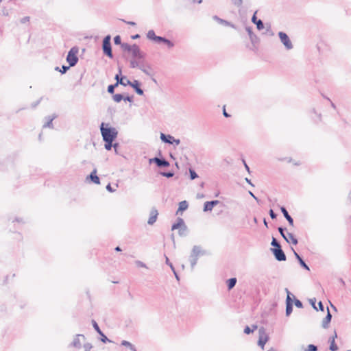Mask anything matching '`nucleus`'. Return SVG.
<instances>
[{"instance_id": "obj_1", "label": "nucleus", "mask_w": 351, "mask_h": 351, "mask_svg": "<svg viewBox=\"0 0 351 351\" xmlns=\"http://www.w3.org/2000/svg\"><path fill=\"white\" fill-rule=\"evenodd\" d=\"M113 41L114 44L119 45L123 51L130 53L132 58L143 59L147 56L137 44L130 45L128 43H122L120 35H116L113 38Z\"/></svg>"}, {"instance_id": "obj_2", "label": "nucleus", "mask_w": 351, "mask_h": 351, "mask_svg": "<svg viewBox=\"0 0 351 351\" xmlns=\"http://www.w3.org/2000/svg\"><path fill=\"white\" fill-rule=\"evenodd\" d=\"M103 140H116L118 136V130L110 123L101 122L99 126Z\"/></svg>"}, {"instance_id": "obj_3", "label": "nucleus", "mask_w": 351, "mask_h": 351, "mask_svg": "<svg viewBox=\"0 0 351 351\" xmlns=\"http://www.w3.org/2000/svg\"><path fill=\"white\" fill-rule=\"evenodd\" d=\"M147 38L155 44L165 45L168 49H172L175 44L174 43L167 38L165 36H157L153 29L149 30L146 34Z\"/></svg>"}, {"instance_id": "obj_4", "label": "nucleus", "mask_w": 351, "mask_h": 351, "mask_svg": "<svg viewBox=\"0 0 351 351\" xmlns=\"http://www.w3.org/2000/svg\"><path fill=\"white\" fill-rule=\"evenodd\" d=\"M210 254L211 253L209 251L202 249V246L194 245L189 258L191 268L193 269L196 265L199 256H210Z\"/></svg>"}, {"instance_id": "obj_5", "label": "nucleus", "mask_w": 351, "mask_h": 351, "mask_svg": "<svg viewBox=\"0 0 351 351\" xmlns=\"http://www.w3.org/2000/svg\"><path fill=\"white\" fill-rule=\"evenodd\" d=\"M146 56L143 59H137L136 58H132L130 61V67L131 69L138 68L141 71H143L145 75L148 76H152V74L150 73V70H152V66L149 64H145V60Z\"/></svg>"}, {"instance_id": "obj_6", "label": "nucleus", "mask_w": 351, "mask_h": 351, "mask_svg": "<svg viewBox=\"0 0 351 351\" xmlns=\"http://www.w3.org/2000/svg\"><path fill=\"white\" fill-rule=\"evenodd\" d=\"M101 48L104 56H106L110 59L114 58L112 50L111 36L110 34L106 35L103 38Z\"/></svg>"}, {"instance_id": "obj_7", "label": "nucleus", "mask_w": 351, "mask_h": 351, "mask_svg": "<svg viewBox=\"0 0 351 351\" xmlns=\"http://www.w3.org/2000/svg\"><path fill=\"white\" fill-rule=\"evenodd\" d=\"M79 48L77 46H74L71 48L66 55V60L71 67L75 66L79 61L77 56Z\"/></svg>"}, {"instance_id": "obj_8", "label": "nucleus", "mask_w": 351, "mask_h": 351, "mask_svg": "<svg viewBox=\"0 0 351 351\" xmlns=\"http://www.w3.org/2000/svg\"><path fill=\"white\" fill-rule=\"evenodd\" d=\"M158 154L160 157L155 156L149 159V163L155 164L158 168H167L170 166V162L162 156L160 150H158Z\"/></svg>"}, {"instance_id": "obj_9", "label": "nucleus", "mask_w": 351, "mask_h": 351, "mask_svg": "<svg viewBox=\"0 0 351 351\" xmlns=\"http://www.w3.org/2000/svg\"><path fill=\"white\" fill-rule=\"evenodd\" d=\"M245 30L247 32L252 45V47H250V49L254 52H257L258 49V45L260 43V38L254 33L253 28L251 26H245Z\"/></svg>"}, {"instance_id": "obj_10", "label": "nucleus", "mask_w": 351, "mask_h": 351, "mask_svg": "<svg viewBox=\"0 0 351 351\" xmlns=\"http://www.w3.org/2000/svg\"><path fill=\"white\" fill-rule=\"evenodd\" d=\"M129 86L132 87L134 91L138 95H144V90L141 88L142 83L138 80H134L132 82L130 80H127V82H124V86Z\"/></svg>"}, {"instance_id": "obj_11", "label": "nucleus", "mask_w": 351, "mask_h": 351, "mask_svg": "<svg viewBox=\"0 0 351 351\" xmlns=\"http://www.w3.org/2000/svg\"><path fill=\"white\" fill-rule=\"evenodd\" d=\"M278 36L281 43L285 46L287 50H291L293 48L292 42L286 32L280 31L278 33Z\"/></svg>"}, {"instance_id": "obj_12", "label": "nucleus", "mask_w": 351, "mask_h": 351, "mask_svg": "<svg viewBox=\"0 0 351 351\" xmlns=\"http://www.w3.org/2000/svg\"><path fill=\"white\" fill-rule=\"evenodd\" d=\"M91 324L95 330L99 335V339L102 343H107L113 342L112 340L108 339L107 336L103 332V331L100 329L97 322L95 319L91 320Z\"/></svg>"}, {"instance_id": "obj_13", "label": "nucleus", "mask_w": 351, "mask_h": 351, "mask_svg": "<svg viewBox=\"0 0 351 351\" xmlns=\"http://www.w3.org/2000/svg\"><path fill=\"white\" fill-rule=\"evenodd\" d=\"M259 337L258 340V346H260L263 350L264 349L265 345L269 341V337L266 333L264 327H261L258 330Z\"/></svg>"}, {"instance_id": "obj_14", "label": "nucleus", "mask_w": 351, "mask_h": 351, "mask_svg": "<svg viewBox=\"0 0 351 351\" xmlns=\"http://www.w3.org/2000/svg\"><path fill=\"white\" fill-rule=\"evenodd\" d=\"M271 252L276 261L282 262L287 260L286 254L282 247L271 250Z\"/></svg>"}, {"instance_id": "obj_15", "label": "nucleus", "mask_w": 351, "mask_h": 351, "mask_svg": "<svg viewBox=\"0 0 351 351\" xmlns=\"http://www.w3.org/2000/svg\"><path fill=\"white\" fill-rule=\"evenodd\" d=\"M121 77H119V75L114 76V80H116V82L112 84H110L107 87V92L110 95L114 94V90L117 87L119 86V85H121L124 86V82H122L121 80Z\"/></svg>"}, {"instance_id": "obj_16", "label": "nucleus", "mask_w": 351, "mask_h": 351, "mask_svg": "<svg viewBox=\"0 0 351 351\" xmlns=\"http://www.w3.org/2000/svg\"><path fill=\"white\" fill-rule=\"evenodd\" d=\"M220 203L219 200L215 199L211 201H206L204 204L203 211L205 213L211 212L213 208Z\"/></svg>"}, {"instance_id": "obj_17", "label": "nucleus", "mask_w": 351, "mask_h": 351, "mask_svg": "<svg viewBox=\"0 0 351 351\" xmlns=\"http://www.w3.org/2000/svg\"><path fill=\"white\" fill-rule=\"evenodd\" d=\"M337 338V334L336 330H334V335L330 336L328 339L329 350L330 351H337L339 347L335 342V339Z\"/></svg>"}, {"instance_id": "obj_18", "label": "nucleus", "mask_w": 351, "mask_h": 351, "mask_svg": "<svg viewBox=\"0 0 351 351\" xmlns=\"http://www.w3.org/2000/svg\"><path fill=\"white\" fill-rule=\"evenodd\" d=\"M86 180L89 182L99 184L100 179L97 175V169H94L90 173L86 176Z\"/></svg>"}, {"instance_id": "obj_19", "label": "nucleus", "mask_w": 351, "mask_h": 351, "mask_svg": "<svg viewBox=\"0 0 351 351\" xmlns=\"http://www.w3.org/2000/svg\"><path fill=\"white\" fill-rule=\"evenodd\" d=\"M291 248L300 267L306 271H310L308 265L305 263L303 258L292 247Z\"/></svg>"}, {"instance_id": "obj_20", "label": "nucleus", "mask_w": 351, "mask_h": 351, "mask_svg": "<svg viewBox=\"0 0 351 351\" xmlns=\"http://www.w3.org/2000/svg\"><path fill=\"white\" fill-rule=\"evenodd\" d=\"M280 209L281 213H282L284 217L287 220L289 224L291 226H294V221L292 217L289 214V212L287 211V208L284 206H280Z\"/></svg>"}, {"instance_id": "obj_21", "label": "nucleus", "mask_w": 351, "mask_h": 351, "mask_svg": "<svg viewBox=\"0 0 351 351\" xmlns=\"http://www.w3.org/2000/svg\"><path fill=\"white\" fill-rule=\"evenodd\" d=\"M332 318V315L329 310L327 308V314L325 317L322 320V326L323 328L326 329L329 327L330 323L331 322Z\"/></svg>"}, {"instance_id": "obj_22", "label": "nucleus", "mask_w": 351, "mask_h": 351, "mask_svg": "<svg viewBox=\"0 0 351 351\" xmlns=\"http://www.w3.org/2000/svg\"><path fill=\"white\" fill-rule=\"evenodd\" d=\"M158 215V210L155 208H152L149 213V217L148 219L147 223L149 225H153L156 221Z\"/></svg>"}, {"instance_id": "obj_23", "label": "nucleus", "mask_w": 351, "mask_h": 351, "mask_svg": "<svg viewBox=\"0 0 351 351\" xmlns=\"http://www.w3.org/2000/svg\"><path fill=\"white\" fill-rule=\"evenodd\" d=\"M164 256L165 258V263L169 266V267L171 268V270L172 271L176 280L178 282H180V276L178 273V271H176V269H175L173 265L172 264V263L170 261V260L169 259V258L167 256L166 254H164Z\"/></svg>"}, {"instance_id": "obj_24", "label": "nucleus", "mask_w": 351, "mask_h": 351, "mask_svg": "<svg viewBox=\"0 0 351 351\" xmlns=\"http://www.w3.org/2000/svg\"><path fill=\"white\" fill-rule=\"evenodd\" d=\"M285 304H286L285 315L287 317H289L290 315L293 312V301H291V298H289V296H288V298H286Z\"/></svg>"}, {"instance_id": "obj_25", "label": "nucleus", "mask_w": 351, "mask_h": 351, "mask_svg": "<svg viewBox=\"0 0 351 351\" xmlns=\"http://www.w3.org/2000/svg\"><path fill=\"white\" fill-rule=\"evenodd\" d=\"M83 337L84 339H86L85 336L82 334H77L73 339V341L69 344V347H74V348H82V344H81V342L79 339V337Z\"/></svg>"}, {"instance_id": "obj_26", "label": "nucleus", "mask_w": 351, "mask_h": 351, "mask_svg": "<svg viewBox=\"0 0 351 351\" xmlns=\"http://www.w3.org/2000/svg\"><path fill=\"white\" fill-rule=\"evenodd\" d=\"M213 19L215 21H217L219 24L223 25L225 26H229L234 29H237V26L234 24L232 23L230 21H228L225 19H221L217 15L213 16Z\"/></svg>"}, {"instance_id": "obj_27", "label": "nucleus", "mask_w": 351, "mask_h": 351, "mask_svg": "<svg viewBox=\"0 0 351 351\" xmlns=\"http://www.w3.org/2000/svg\"><path fill=\"white\" fill-rule=\"evenodd\" d=\"M189 208V203L186 200H183L179 202L178 208L176 210V215H182L183 212Z\"/></svg>"}, {"instance_id": "obj_28", "label": "nucleus", "mask_w": 351, "mask_h": 351, "mask_svg": "<svg viewBox=\"0 0 351 351\" xmlns=\"http://www.w3.org/2000/svg\"><path fill=\"white\" fill-rule=\"evenodd\" d=\"M184 220L181 217H178L176 219V221L171 225V230L172 231L175 230H178L179 228H182L185 225Z\"/></svg>"}, {"instance_id": "obj_29", "label": "nucleus", "mask_w": 351, "mask_h": 351, "mask_svg": "<svg viewBox=\"0 0 351 351\" xmlns=\"http://www.w3.org/2000/svg\"><path fill=\"white\" fill-rule=\"evenodd\" d=\"M160 138L162 143L171 145L173 143L172 140L173 139L174 137L171 134H167L161 132Z\"/></svg>"}, {"instance_id": "obj_30", "label": "nucleus", "mask_w": 351, "mask_h": 351, "mask_svg": "<svg viewBox=\"0 0 351 351\" xmlns=\"http://www.w3.org/2000/svg\"><path fill=\"white\" fill-rule=\"evenodd\" d=\"M57 117L56 114L46 117L47 121L43 125V128H53V121Z\"/></svg>"}, {"instance_id": "obj_31", "label": "nucleus", "mask_w": 351, "mask_h": 351, "mask_svg": "<svg viewBox=\"0 0 351 351\" xmlns=\"http://www.w3.org/2000/svg\"><path fill=\"white\" fill-rule=\"evenodd\" d=\"M237 282V278L235 277H232V278H228V280H226V286H227V289L228 291H230L232 290L236 285Z\"/></svg>"}, {"instance_id": "obj_32", "label": "nucleus", "mask_w": 351, "mask_h": 351, "mask_svg": "<svg viewBox=\"0 0 351 351\" xmlns=\"http://www.w3.org/2000/svg\"><path fill=\"white\" fill-rule=\"evenodd\" d=\"M278 230L280 233V234L281 235V237L286 241V242H289V239L287 237V228L286 227H284V226H279L278 228Z\"/></svg>"}, {"instance_id": "obj_33", "label": "nucleus", "mask_w": 351, "mask_h": 351, "mask_svg": "<svg viewBox=\"0 0 351 351\" xmlns=\"http://www.w3.org/2000/svg\"><path fill=\"white\" fill-rule=\"evenodd\" d=\"M287 237L289 239L288 243H291L293 245H296L298 243V239L293 233L287 232Z\"/></svg>"}, {"instance_id": "obj_34", "label": "nucleus", "mask_w": 351, "mask_h": 351, "mask_svg": "<svg viewBox=\"0 0 351 351\" xmlns=\"http://www.w3.org/2000/svg\"><path fill=\"white\" fill-rule=\"evenodd\" d=\"M258 326L256 324H253L252 325V327L249 326H245V328H244V330H243V332L245 334V335H250L252 334L254 331H255L256 329H257Z\"/></svg>"}, {"instance_id": "obj_35", "label": "nucleus", "mask_w": 351, "mask_h": 351, "mask_svg": "<svg viewBox=\"0 0 351 351\" xmlns=\"http://www.w3.org/2000/svg\"><path fill=\"white\" fill-rule=\"evenodd\" d=\"M271 245L272 247H271L270 250L282 247L280 242L274 237H272L271 239Z\"/></svg>"}, {"instance_id": "obj_36", "label": "nucleus", "mask_w": 351, "mask_h": 351, "mask_svg": "<svg viewBox=\"0 0 351 351\" xmlns=\"http://www.w3.org/2000/svg\"><path fill=\"white\" fill-rule=\"evenodd\" d=\"M104 142V148L107 151H110L114 146V140H103Z\"/></svg>"}, {"instance_id": "obj_37", "label": "nucleus", "mask_w": 351, "mask_h": 351, "mask_svg": "<svg viewBox=\"0 0 351 351\" xmlns=\"http://www.w3.org/2000/svg\"><path fill=\"white\" fill-rule=\"evenodd\" d=\"M121 345L127 348H129L132 351H138L132 343L128 341L123 340L121 343Z\"/></svg>"}, {"instance_id": "obj_38", "label": "nucleus", "mask_w": 351, "mask_h": 351, "mask_svg": "<svg viewBox=\"0 0 351 351\" xmlns=\"http://www.w3.org/2000/svg\"><path fill=\"white\" fill-rule=\"evenodd\" d=\"M112 99L116 103H119L124 99L123 93H114L112 95Z\"/></svg>"}, {"instance_id": "obj_39", "label": "nucleus", "mask_w": 351, "mask_h": 351, "mask_svg": "<svg viewBox=\"0 0 351 351\" xmlns=\"http://www.w3.org/2000/svg\"><path fill=\"white\" fill-rule=\"evenodd\" d=\"M291 301H293V304H294L297 308H302L304 307L303 303L295 295H293L291 298Z\"/></svg>"}, {"instance_id": "obj_40", "label": "nucleus", "mask_w": 351, "mask_h": 351, "mask_svg": "<svg viewBox=\"0 0 351 351\" xmlns=\"http://www.w3.org/2000/svg\"><path fill=\"white\" fill-rule=\"evenodd\" d=\"M189 230L187 226L185 224L184 226L178 229V234L180 237H186L188 234Z\"/></svg>"}, {"instance_id": "obj_41", "label": "nucleus", "mask_w": 351, "mask_h": 351, "mask_svg": "<svg viewBox=\"0 0 351 351\" xmlns=\"http://www.w3.org/2000/svg\"><path fill=\"white\" fill-rule=\"evenodd\" d=\"M189 176L190 180H193L199 177L198 174L196 173L195 169H193L192 167H190L189 169Z\"/></svg>"}, {"instance_id": "obj_42", "label": "nucleus", "mask_w": 351, "mask_h": 351, "mask_svg": "<svg viewBox=\"0 0 351 351\" xmlns=\"http://www.w3.org/2000/svg\"><path fill=\"white\" fill-rule=\"evenodd\" d=\"M159 174L163 177L170 178H172L175 175V173L173 170H171V171H159Z\"/></svg>"}, {"instance_id": "obj_43", "label": "nucleus", "mask_w": 351, "mask_h": 351, "mask_svg": "<svg viewBox=\"0 0 351 351\" xmlns=\"http://www.w3.org/2000/svg\"><path fill=\"white\" fill-rule=\"evenodd\" d=\"M115 75H119V77H121V80L122 81V82H127V80H128L126 75L122 74V67L120 66H118V73Z\"/></svg>"}, {"instance_id": "obj_44", "label": "nucleus", "mask_w": 351, "mask_h": 351, "mask_svg": "<svg viewBox=\"0 0 351 351\" xmlns=\"http://www.w3.org/2000/svg\"><path fill=\"white\" fill-rule=\"evenodd\" d=\"M318 347L314 344H309L307 346V348L304 349V351H317Z\"/></svg>"}, {"instance_id": "obj_45", "label": "nucleus", "mask_w": 351, "mask_h": 351, "mask_svg": "<svg viewBox=\"0 0 351 351\" xmlns=\"http://www.w3.org/2000/svg\"><path fill=\"white\" fill-rule=\"evenodd\" d=\"M254 25H256V28L258 30L261 31L264 29L265 25L261 19H258V21L256 22Z\"/></svg>"}, {"instance_id": "obj_46", "label": "nucleus", "mask_w": 351, "mask_h": 351, "mask_svg": "<svg viewBox=\"0 0 351 351\" xmlns=\"http://www.w3.org/2000/svg\"><path fill=\"white\" fill-rule=\"evenodd\" d=\"M71 67V66L70 65H65V64L62 65V66L60 67V73L62 74H65L69 70V69Z\"/></svg>"}, {"instance_id": "obj_47", "label": "nucleus", "mask_w": 351, "mask_h": 351, "mask_svg": "<svg viewBox=\"0 0 351 351\" xmlns=\"http://www.w3.org/2000/svg\"><path fill=\"white\" fill-rule=\"evenodd\" d=\"M308 302H309V304L313 307V308L315 309L316 311H317V306H316V298H310L308 300Z\"/></svg>"}, {"instance_id": "obj_48", "label": "nucleus", "mask_w": 351, "mask_h": 351, "mask_svg": "<svg viewBox=\"0 0 351 351\" xmlns=\"http://www.w3.org/2000/svg\"><path fill=\"white\" fill-rule=\"evenodd\" d=\"M134 95H124V99H123V101H128L129 103H133L134 102Z\"/></svg>"}, {"instance_id": "obj_49", "label": "nucleus", "mask_w": 351, "mask_h": 351, "mask_svg": "<svg viewBox=\"0 0 351 351\" xmlns=\"http://www.w3.org/2000/svg\"><path fill=\"white\" fill-rule=\"evenodd\" d=\"M257 13H258V10H256V11L254 12V14H253V15H252V19H251V21H252V23H254V24L256 23V22H258V19L257 16H256V15H257Z\"/></svg>"}, {"instance_id": "obj_50", "label": "nucleus", "mask_w": 351, "mask_h": 351, "mask_svg": "<svg viewBox=\"0 0 351 351\" xmlns=\"http://www.w3.org/2000/svg\"><path fill=\"white\" fill-rule=\"evenodd\" d=\"M232 4L237 7H241L243 4V0H231Z\"/></svg>"}, {"instance_id": "obj_51", "label": "nucleus", "mask_w": 351, "mask_h": 351, "mask_svg": "<svg viewBox=\"0 0 351 351\" xmlns=\"http://www.w3.org/2000/svg\"><path fill=\"white\" fill-rule=\"evenodd\" d=\"M119 147H120V145L119 143H117V142L114 143V146L112 147V148L114 149V153L117 155H121L118 151V149Z\"/></svg>"}, {"instance_id": "obj_52", "label": "nucleus", "mask_w": 351, "mask_h": 351, "mask_svg": "<svg viewBox=\"0 0 351 351\" xmlns=\"http://www.w3.org/2000/svg\"><path fill=\"white\" fill-rule=\"evenodd\" d=\"M317 311H324V304H323V302L322 301H319L317 303Z\"/></svg>"}, {"instance_id": "obj_53", "label": "nucleus", "mask_w": 351, "mask_h": 351, "mask_svg": "<svg viewBox=\"0 0 351 351\" xmlns=\"http://www.w3.org/2000/svg\"><path fill=\"white\" fill-rule=\"evenodd\" d=\"M241 160H242V162H243V165H244V167H245V170L248 172V173H250H250H251L250 168V167L248 166V165L247 164V162H246L245 160L243 158L241 159Z\"/></svg>"}, {"instance_id": "obj_54", "label": "nucleus", "mask_w": 351, "mask_h": 351, "mask_svg": "<svg viewBox=\"0 0 351 351\" xmlns=\"http://www.w3.org/2000/svg\"><path fill=\"white\" fill-rule=\"evenodd\" d=\"M269 215L272 219H276L278 216V215L271 208L269 210Z\"/></svg>"}, {"instance_id": "obj_55", "label": "nucleus", "mask_w": 351, "mask_h": 351, "mask_svg": "<svg viewBox=\"0 0 351 351\" xmlns=\"http://www.w3.org/2000/svg\"><path fill=\"white\" fill-rule=\"evenodd\" d=\"M84 351H90L93 348V346L90 343H86L84 344Z\"/></svg>"}, {"instance_id": "obj_56", "label": "nucleus", "mask_w": 351, "mask_h": 351, "mask_svg": "<svg viewBox=\"0 0 351 351\" xmlns=\"http://www.w3.org/2000/svg\"><path fill=\"white\" fill-rule=\"evenodd\" d=\"M106 190L110 193H113L115 191V189L112 187L110 183H108L106 186Z\"/></svg>"}, {"instance_id": "obj_57", "label": "nucleus", "mask_w": 351, "mask_h": 351, "mask_svg": "<svg viewBox=\"0 0 351 351\" xmlns=\"http://www.w3.org/2000/svg\"><path fill=\"white\" fill-rule=\"evenodd\" d=\"M248 193L250 195L251 197H252L256 201V202L258 204H261V200L252 191H249Z\"/></svg>"}, {"instance_id": "obj_58", "label": "nucleus", "mask_w": 351, "mask_h": 351, "mask_svg": "<svg viewBox=\"0 0 351 351\" xmlns=\"http://www.w3.org/2000/svg\"><path fill=\"white\" fill-rule=\"evenodd\" d=\"M29 19H30L29 16H24V17H23V18H21V19H20V22H21V23H22V24H25V23H26L27 22H29Z\"/></svg>"}, {"instance_id": "obj_59", "label": "nucleus", "mask_w": 351, "mask_h": 351, "mask_svg": "<svg viewBox=\"0 0 351 351\" xmlns=\"http://www.w3.org/2000/svg\"><path fill=\"white\" fill-rule=\"evenodd\" d=\"M172 141H173V143L171 145H173L174 146H177V145H180V140L179 138H173V139Z\"/></svg>"}, {"instance_id": "obj_60", "label": "nucleus", "mask_w": 351, "mask_h": 351, "mask_svg": "<svg viewBox=\"0 0 351 351\" xmlns=\"http://www.w3.org/2000/svg\"><path fill=\"white\" fill-rule=\"evenodd\" d=\"M285 291L287 293V298H288V296H289V298H291L293 297V295H294L292 293H291V291L289 290L288 288H285Z\"/></svg>"}, {"instance_id": "obj_61", "label": "nucleus", "mask_w": 351, "mask_h": 351, "mask_svg": "<svg viewBox=\"0 0 351 351\" xmlns=\"http://www.w3.org/2000/svg\"><path fill=\"white\" fill-rule=\"evenodd\" d=\"M123 21L131 26H135L136 25V23L134 21H126L125 20H123Z\"/></svg>"}, {"instance_id": "obj_62", "label": "nucleus", "mask_w": 351, "mask_h": 351, "mask_svg": "<svg viewBox=\"0 0 351 351\" xmlns=\"http://www.w3.org/2000/svg\"><path fill=\"white\" fill-rule=\"evenodd\" d=\"M136 264L141 267H146V265L140 261H136Z\"/></svg>"}, {"instance_id": "obj_63", "label": "nucleus", "mask_w": 351, "mask_h": 351, "mask_svg": "<svg viewBox=\"0 0 351 351\" xmlns=\"http://www.w3.org/2000/svg\"><path fill=\"white\" fill-rule=\"evenodd\" d=\"M140 37H141V36L138 34H136L131 36V38L133 40L138 39V38H140Z\"/></svg>"}, {"instance_id": "obj_64", "label": "nucleus", "mask_w": 351, "mask_h": 351, "mask_svg": "<svg viewBox=\"0 0 351 351\" xmlns=\"http://www.w3.org/2000/svg\"><path fill=\"white\" fill-rule=\"evenodd\" d=\"M245 182H246L247 184H249L250 186H253V187L254 186V184L252 182L251 180H250V179H249L248 178H245Z\"/></svg>"}]
</instances>
